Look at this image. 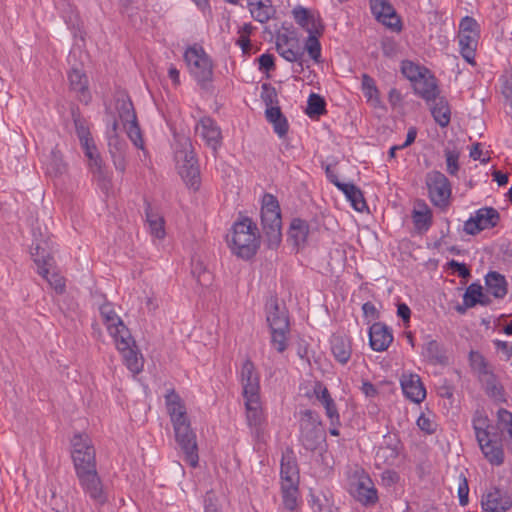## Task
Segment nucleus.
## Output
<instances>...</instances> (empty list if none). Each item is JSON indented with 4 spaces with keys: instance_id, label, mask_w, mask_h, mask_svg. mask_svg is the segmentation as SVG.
<instances>
[{
    "instance_id": "obj_56",
    "label": "nucleus",
    "mask_w": 512,
    "mask_h": 512,
    "mask_svg": "<svg viewBox=\"0 0 512 512\" xmlns=\"http://www.w3.org/2000/svg\"><path fill=\"white\" fill-rule=\"evenodd\" d=\"M47 280L49 285L59 294L65 291V280L58 273L54 272L53 269L47 274V277H43Z\"/></svg>"
},
{
    "instance_id": "obj_10",
    "label": "nucleus",
    "mask_w": 512,
    "mask_h": 512,
    "mask_svg": "<svg viewBox=\"0 0 512 512\" xmlns=\"http://www.w3.org/2000/svg\"><path fill=\"white\" fill-rule=\"evenodd\" d=\"M301 437L304 446L313 450L323 441L324 433L319 415L312 410H305L301 414Z\"/></svg>"
},
{
    "instance_id": "obj_21",
    "label": "nucleus",
    "mask_w": 512,
    "mask_h": 512,
    "mask_svg": "<svg viewBox=\"0 0 512 512\" xmlns=\"http://www.w3.org/2000/svg\"><path fill=\"white\" fill-rule=\"evenodd\" d=\"M165 406L172 424L190 419L184 400L174 390H168L165 394Z\"/></svg>"
},
{
    "instance_id": "obj_63",
    "label": "nucleus",
    "mask_w": 512,
    "mask_h": 512,
    "mask_svg": "<svg viewBox=\"0 0 512 512\" xmlns=\"http://www.w3.org/2000/svg\"><path fill=\"white\" fill-rule=\"evenodd\" d=\"M449 266L452 269H454L458 273V275L461 276L462 278H467L468 276H470L469 269L463 263H459L455 260H452L449 262Z\"/></svg>"
},
{
    "instance_id": "obj_54",
    "label": "nucleus",
    "mask_w": 512,
    "mask_h": 512,
    "mask_svg": "<svg viewBox=\"0 0 512 512\" xmlns=\"http://www.w3.org/2000/svg\"><path fill=\"white\" fill-rule=\"evenodd\" d=\"M117 128H118V123H117V121H114L112 123V131L109 135V143H108L111 153H114L113 152L114 150L121 153L125 148V143L122 140H120L118 137Z\"/></svg>"
},
{
    "instance_id": "obj_32",
    "label": "nucleus",
    "mask_w": 512,
    "mask_h": 512,
    "mask_svg": "<svg viewBox=\"0 0 512 512\" xmlns=\"http://www.w3.org/2000/svg\"><path fill=\"white\" fill-rule=\"evenodd\" d=\"M249 10L252 17L260 22H267L274 14L270 0H249Z\"/></svg>"
},
{
    "instance_id": "obj_7",
    "label": "nucleus",
    "mask_w": 512,
    "mask_h": 512,
    "mask_svg": "<svg viewBox=\"0 0 512 512\" xmlns=\"http://www.w3.org/2000/svg\"><path fill=\"white\" fill-rule=\"evenodd\" d=\"M116 110L129 139L137 148L144 150V141L136 113L131 100L126 95L117 98Z\"/></svg>"
},
{
    "instance_id": "obj_37",
    "label": "nucleus",
    "mask_w": 512,
    "mask_h": 512,
    "mask_svg": "<svg viewBox=\"0 0 512 512\" xmlns=\"http://www.w3.org/2000/svg\"><path fill=\"white\" fill-rule=\"evenodd\" d=\"M486 287L489 293L497 298H502L507 293V284L504 276L497 272H490L485 279Z\"/></svg>"
},
{
    "instance_id": "obj_45",
    "label": "nucleus",
    "mask_w": 512,
    "mask_h": 512,
    "mask_svg": "<svg viewBox=\"0 0 512 512\" xmlns=\"http://www.w3.org/2000/svg\"><path fill=\"white\" fill-rule=\"evenodd\" d=\"M146 217L151 234L158 239H162L165 236L163 217L151 210H147Z\"/></svg>"
},
{
    "instance_id": "obj_41",
    "label": "nucleus",
    "mask_w": 512,
    "mask_h": 512,
    "mask_svg": "<svg viewBox=\"0 0 512 512\" xmlns=\"http://www.w3.org/2000/svg\"><path fill=\"white\" fill-rule=\"evenodd\" d=\"M332 353L342 364L348 362L351 356V345L347 338L336 336L332 339Z\"/></svg>"
},
{
    "instance_id": "obj_31",
    "label": "nucleus",
    "mask_w": 512,
    "mask_h": 512,
    "mask_svg": "<svg viewBox=\"0 0 512 512\" xmlns=\"http://www.w3.org/2000/svg\"><path fill=\"white\" fill-rule=\"evenodd\" d=\"M281 485L283 483H299V471L292 452H286L281 461Z\"/></svg>"
},
{
    "instance_id": "obj_9",
    "label": "nucleus",
    "mask_w": 512,
    "mask_h": 512,
    "mask_svg": "<svg viewBox=\"0 0 512 512\" xmlns=\"http://www.w3.org/2000/svg\"><path fill=\"white\" fill-rule=\"evenodd\" d=\"M124 335L114 339L116 349L121 354L127 369L134 375L139 374L144 367V358L132 337L130 331H124Z\"/></svg>"
},
{
    "instance_id": "obj_40",
    "label": "nucleus",
    "mask_w": 512,
    "mask_h": 512,
    "mask_svg": "<svg viewBox=\"0 0 512 512\" xmlns=\"http://www.w3.org/2000/svg\"><path fill=\"white\" fill-rule=\"evenodd\" d=\"M431 113L434 120L441 126L446 127L450 122V108L444 98L437 96L435 101H432Z\"/></svg>"
},
{
    "instance_id": "obj_33",
    "label": "nucleus",
    "mask_w": 512,
    "mask_h": 512,
    "mask_svg": "<svg viewBox=\"0 0 512 512\" xmlns=\"http://www.w3.org/2000/svg\"><path fill=\"white\" fill-rule=\"evenodd\" d=\"M68 79L71 90L77 92L80 99L87 102L89 94L86 75L81 70L74 68L69 72Z\"/></svg>"
},
{
    "instance_id": "obj_35",
    "label": "nucleus",
    "mask_w": 512,
    "mask_h": 512,
    "mask_svg": "<svg viewBox=\"0 0 512 512\" xmlns=\"http://www.w3.org/2000/svg\"><path fill=\"white\" fill-rule=\"evenodd\" d=\"M458 38L461 55L468 63L474 64L479 33L459 34Z\"/></svg>"
},
{
    "instance_id": "obj_5",
    "label": "nucleus",
    "mask_w": 512,
    "mask_h": 512,
    "mask_svg": "<svg viewBox=\"0 0 512 512\" xmlns=\"http://www.w3.org/2000/svg\"><path fill=\"white\" fill-rule=\"evenodd\" d=\"M184 60L190 74L202 86L210 82L213 77V62L202 46L197 44L188 47L184 53Z\"/></svg>"
},
{
    "instance_id": "obj_38",
    "label": "nucleus",
    "mask_w": 512,
    "mask_h": 512,
    "mask_svg": "<svg viewBox=\"0 0 512 512\" xmlns=\"http://www.w3.org/2000/svg\"><path fill=\"white\" fill-rule=\"evenodd\" d=\"M423 356L433 364L445 365L448 363V357L443 347L435 340L426 343L423 348Z\"/></svg>"
},
{
    "instance_id": "obj_43",
    "label": "nucleus",
    "mask_w": 512,
    "mask_h": 512,
    "mask_svg": "<svg viewBox=\"0 0 512 512\" xmlns=\"http://www.w3.org/2000/svg\"><path fill=\"white\" fill-rule=\"evenodd\" d=\"M299 483H283L281 485L283 504L286 509L294 510L298 506Z\"/></svg>"
},
{
    "instance_id": "obj_19",
    "label": "nucleus",
    "mask_w": 512,
    "mask_h": 512,
    "mask_svg": "<svg viewBox=\"0 0 512 512\" xmlns=\"http://www.w3.org/2000/svg\"><path fill=\"white\" fill-rule=\"evenodd\" d=\"M370 6L372 13L378 21L392 30H401L400 18L387 0H370Z\"/></svg>"
},
{
    "instance_id": "obj_30",
    "label": "nucleus",
    "mask_w": 512,
    "mask_h": 512,
    "mask_svg": "<svg viewBox=\"0 0 512 512\" xmlns=\"http://www.w3.org/2000/svg\"><path fill=\"white\" fill-rule=\"evenodd\" d=\"M332 183L339 188L346 196V198L351 203L352 207L358 211L363 212L366 208V202L363 197L361 190L356 187L354 184L350 183H341L340 181L332 180Z\"/></svg>"
},
{
    "instance_id": "obj_59",
    "label": "nucleus",
    "mask_w": 512,
    "mask_h": 512,
    "mask_svg": "<svg viewBox=\"0 0 512 512\" xmlns=\"http://www.w3.org/2000/svg\"><path fill=\"white\" fill-rule=\"evenodd\" d=\"M445 156L447 171L453 175L458 171V153L447 150Z\"/></svg>"
},
{
    "instance_id": "obj_36",
    "label": "nucleus",
    "mask_w": 512,
    "mask_h": 512,
    "mask_svg": "<svg viewBox=\"0 0 512 512\" xmlns=\"http://www.w3.org/2000/svg\"><path fill=\"white\" fill-rule=\"evenodd\" d=\"M309 234L307 222L301 219H293L289 228V239L295 246H302L306 243Z\"/></svg>"
},
{
    "instance_id": "obj_13",
    "label": "nucleus",
    "mask_w": 512,
    "mask_h": 512,
    "mask_svg": "<svg viewBox=\"0 0 512 512\" xmlns=\"http://www.w3.org/2000/svg\"><path fill=\"white\" fill-rule=\"evenodd\" d=\"M76 476L80 486L92 500L99 504H104L107 501V495L98 475L97 468L78 472Z\"/></svg>"
},
{
    "instance_id": "obj_26",
    "label": "nucleus",
    "mask_w": 512,
    "mask_h": 512,
    "mask_svg": "<svg viewBox=\"0 0 512 512\" xmlns=\"http://www.w3.org/2000/svg\"><path fill=\"white\" fill-rule=\"evenodd\" d=\"M313 392L317 400L323 405L331 425H340V417L335 402L328 389L321 382H316Z\"/></svg>"
},
{
    "instance_id": "obj_44",
    "label": "nucleus",
    "mask_w": 512,
    "mask_h": 512,
    "mask_svg": "<svg viewBox=\"0 0 512 512\" xmlns=\"http://www.w3.org/2000/svg\"><path fill=\"white\" fill-rule=\"evenodd\" d=\"M473 427L478 442L487 440L492 434V426L489 424L488 418L482 414H476L473 419Z\"/></svg>"
},
{
    "instance_id": "obj_20",
    "label": "nucleus",
    "mask_w": 512,
    "mask_h": 512,
    "mask_svg": "<svg viewBox=\"0 0 512 512\" xmlns=\"http://www.w3.org/2000/svg\"><path fill=\"white\" fill-rule=\"evenodd\" d=\"M100 315L113 340L120 337V335H124V331H129L111 304H103L100 307Z\"/></svg>"
},
{
    "instance_id": "obj_28",
    "label": "nucleus",
    "mask_w": 512,
    "mask_h": 512,
    "mask_svg": "<svg viewBox=\"0 0 512 512\" xmlns=\"http://www.w3.org/2000/svg\"><path fill=\"white\" fill-rule=\"evenodd\" d=\"M85 156L88 159V166L93 175L99 180L105 179L103 162L94 143V140L81 143Z\"/></svg>"
},
{
    "instance_id": "obj_55",
    "label": "nucleus",
    "mask_w": 512,
    "mask_h": 512,
    "mask_svg": "<svg viewBox=\"0 0 512 512\" xmlns=\"http://www.w3.org/2000/svg\"><path fill=\"white\" fill-rule=\"evenodd\" d=\"M74 124L80 144L92 140L89 128L84 120L74 116Z\"/></svg>"
},
{
    "instance_id": "obj_27",
    "label": "nucleus",
    "mask_w": 512,
    "mask_h": 512,
    "mask_svg": "<svg viewBox=\"0 0 512 512\" xmlns=\"http://www.w3.org/2000/svg\"><path fill=\"white\" fill-rule=\"evenodd\" d=\"M369 341L373 350L381 352L387 350L393 341V336L387 326L374 323L369 330Z\"/></svg>"
},
{
    "instance_id": "obj_17",
    "label": "nucleus",
    "mask_w": 512,
    "mask_h": 512,
    "mask_svg": "<svg viewBox=\"0 0 512 512\" xmlns=\"http://www.w3.org/2000/svg\"><path fill=\"white\" fill-rule=\"evenodd\" d=\"M400 441L396 435L387 434L378 446L375 461L377 465H394L399 457Z\"/></svg>"
},
{
    "instance_id": "obj_23",
    "label": "nucleus",
    "mask_w": 512,
    "mask_h": 512,
    "mask_svg": "<svg viewBox=\"0 0 512 512\" xmlns=\"http://www.w3.org/2000/svg\"><path fill=\"white\" fill-rule=\"evenodd\" d=\"M400 382L402 391L408 399L415 403H420L425 399L426 390L418 375L403 374Z\"/></svg>"
},
{
    "instance_id": "obj_2",
    "label": "nucleus",
    "mask_w": 512,
    "mask_h": 512,
    "mask_svg": "<svg viewBox=\"0 0 512 512\" xmlns=\"http://www.w3.org/2000/svg\"><path fill=\"white\" fill-rule=\"evenodd\" d=\"M227 242L233 254L243 259L251 258L260 245L256 224L249 218L235 222L227 236Z\"/></svg>"
},
{
    "instance_id": "obj_3",
    "label": "nucleus",
    "mask_w": 512,
    "mask_h": 512,
    "mask_svg": "<svg viewBox=\"0 0 512 512\" xmlns=\"http://www.w3.org/2000/svg\"><path fill=\"white\" fill-rule=\"evenodd\" d=\"M175 151L177 170L186 185L194 190L200 183V172L190 139L181 137L177 140Z\"/></svg>"
},
{
    "instance_id": "obj_64",
    "label": "nucleus",
    "mask_w": 512,
    "mask_h": 512,
    "mask_svg": "<svg viewBox=\"0 0 512 512\" xmlns=\"http://www.w3.org/2000/svg\"><path fill=\"white\" fill-rule=\"evenodd\" d=\"M205 512H221L214 495L208 493L205 498Z\"/></svg>"
},
{
    "instance_id": "obj_62",
    "label": "nucleus",
    "mask_w": 512,
    "mask_h": 512,
    "mask_svg": "<svg viewBox=\"0 0 512 512\" xmlns=\"http://www.w3.org/2000/svg\"><path fill=\"white\" fill-rule=\"evenodd\" d=\"M494 343L497 351L503 355L505 360H509L512 357V344L500 340H496Z\"/></svg>"
},
{
    "instance_id": "obj_15",
    "label": "nucleus",
    "mask_w": 512,
    "mask_h": 512,
    "mask_svg": "<svg viewBox=\"0 0 512 512\" xmlns=\"http://www.w3.org/2000/svg\"><path fill=\"white\" fill-rule=\"evenodd\" d=\"M481 505L485 512H506L512 508V496L506 490L492 488L482 496Z\"/></svg>"
},
{
    "instance_id": "obj_29",
    "label": "nucleus",
    "mask_w": 512,
    "mask_h": 512,
    "mask_svg": "<svg viewBox=\"0 0 512 512\" xmlns=\"http://www.w3.org/2000/svg\"><path fill=\"white\" fill-rule=\"evenodd\" d=\"M278 53L289 62H296L302 56L301 48L294 39H288L285 35H279L276 41Z\"/></svg>"
},
{
    "instance_id": "obj_47",
    "label": "nucleus",
    "mask_w": 512,
    "mask_h": 512,
    "mask_svg": "<svg viewBox=\"0 0 512 512\" xmlns=\"http://www.w3.org/2000/svg\"><path fill=\"white\" fill-rule=\"evenodd\" d=\"M325 105L326 103L323 97L319 94L311 93L307 101L306 113L310 117L322 115L326 111Z\"/></svg>"
},
{
    "instance_id": "obj_42",
    "label": "nucleus",
    "mask_w": 512,
    "mask_h": 512,
    "mask_svg": "<svg viewBox=\"0 0 512 512\" xmlns=\"http://www.w3.org/2000/svg\"><path fill=\"white\" fill-rule=\"evenodd\" d=\"M68 170L67 164L63 160L62 154L53 150L50 155V159L47 163L46 171L51 177H60L64 175Z\"/></svg>"
},
{
    "instance_id": "obj_24",
    "label": "nucleus",
    "mask_w": 512,
    "mask_h": 512,
    "mask_svg": "<svg viewBox=\"0 0 512 512\" xmlns=\"http://www.w3.org/2000/svg\"><path fill=\"white\" fill-rule=\"evenodd\" d=\"M266 320L270 330L289 327L287 311L275 298L266 303Z\"/></svg>"
},
{
    "instance_id": "obj_22",
    "label": "nucleus",
    "mask_w": 512,
    "mask_h": 512,
    "mask_svg": "<svg viewBox=\"0 0 512 512\" xmlns=\"http://www.w3.org/2000/svg\"><path fill=\"white\" fill-rule=\"evenodd\" d=\"M292 14L297 24L305 29L309 35L322 34L324 29L323 24L319 17L310 10L302 6H297L293 9Z\"/></svg>"
},
{
    "instance_id": "obj_50",
    "label": "nucleus",
    "mask_w": 512,
    "mask_h": 512,
    "mask_svg": "<svg viewBox=\"0 0 512 512\" xmlns=\"http://www.w3.org/2000/svg\"><path fill=\"white\" fill-rule=\"evenodd\" d=\"M469 359L471 367L479 376H488L491 373L486 359L479 352L471 351Z\"/></svg>"
},
{
    "instance_id": "obj_49",
    "label": "nucleus",
    "mask_w": 512,
    "mask_h": 512,
    "mask_svg": "<svg viewBox=\"0 0 512 512\" xmlns=\"http://www.w3.org/2000/svg\"><path fill=\"white\" fill-rule=\"evenodd\" d=\"M362 87L367 100L374 106H377L380 103L379 92L375 86L374 80L367 74L362 76Z\"/></svg>"
},
{
    "instance_id": "obj_51",
    "label": "nucleus",
    "mask_w": 512,
    "mask_h": 512,
    "mask_svg": "<svg viewBox=\"0 0 512 512\" xmlns=\"http://www.w3.org/2000/svg\"><path fill=\"white\" fill-rule=\"evenodd\" d=\"M482 296V287L477 284H471L464 294V302L467 306L472 307L477 303H483Z\"/></svg>"
},
{
    "instance_id": "obj_12",
    "label": "nucleus",
    "mask_w": 512,
    "mask_h": 512,
    "mask_svg": "<svg viewBox=\"0 0 512 512\" xmlns=\"http://www.w3.org/2000/svg\"><path fill=\"white\" fill-rule=\"evenodd\" d=\"M500 220L499 212L493 207H483L475 212L464 223V231L469 235H475L482 230L495 227Z\"/></svg>"
},
{
    "instance_id": "obj_11",
    "label": "nucleus",
    "mask_w": 512,
    "mask_h": 512,
    "mask_svg": "<svg viewBox=\"0 0 512 512\" xmlns=\"http://www.w3.org/2000/svg\"><path fill=\"white\" fill-rule=\"evenodd\" d=\"M351 495L365 506L375 505L378 494L371 478L364 471L356 472L350 483Z\"/></svg>"
},
{
    "instance_id": "obj_4",
    "label": "nucleus",
    "mask_w": 512,
    "mask_h": 512,
    "mask_svg": "<svg viewBox=\"0 0 512 512\" xmlns=\"http://www.w3.org/2000/svg\"><path fill=\"white\" fill-rule=\"evenodd\" d=\"M261 220L263 231L270 245L277 246L281 241L282 219L277 199L265 194L262 199Z\"/></svg>"
},
{
    "instance_id": "obj_48",
    "label": "nucleus",
    "mask_w": 512,
    "mask_h": 512,
    "mask_svg": "<svg viewBox=\"0 0 512 512\" xmlns=\"http://www.w3.org/2000/svg\"><path fill=\"white\" fill-rule=\"evenodd\" d=\"M270 332H271V343H272L273 347L279 353L284 352L287 348L289 327L271 329Z\"/></svg>"
},
{
    "instance_id": "obj_58",
    "label": "nucleus",
    "mask_w": 512,
    "mask_h": 512,
    "mask_svg": "<svg viewBox=\"0 0 512 512\" xmlns=\"http://www.w3.org/2000/svg\"><path fill=\"white\" fill-rule=\"evenodd\" d=\"M487 377L486 383V391L487 393L495 399H500L502 397L501 387L496 383L492 374L490 373Z\"/></svg>"
},
{
    "instance_id": "obj_16",
    "label": "nucleus",
    "mask_w": 512,
    "mask_h": 512,
    "mask_svg": "<svg viewBox=\"0 0 512 512\" xmlns=\"http://www.w3.org/2000/svg\"><path fill=\"white\" fill-rule=\"evenodd\" d=\"M31 256L42 277H47L50 270L54 269V259L48 240H35L31 246Z\"/></svg>"
},
{
    "instance_id": "obj_39",
    "label": "nucleus",
    "mask_w": 512,
    "mask_h": 512,
    "mask_svg": "<svg viewBox=\"0 0 512 512\" xmlns=\"http://www.w3.org/2000/svg\"><path fill=\"white\" fill-rule=\"evenodd\" d=\"M265 114L267 120L273 124L275 133H277L280 137L286 135L288 131V123L280 108L274 106L268 107Z\"/></svg>"
},
{
    "instance_id": "obj_14",
    "label": "nucleus",
    "mask_w": 512,
    "mask_h": 512,
    "mask_svg": "<svg viewBox=\"0 0 512 512\" xmlns=\"http://www.w3.org/2000/svg\"><path fill=\"white\" fill-rule=\"evenodd\" d=\"M427 186L432 202L437 206L446 205L450 194V184L444 174L433 171L428 174Z\"/></svg>"
},
{
    "instance_id": "obj_57",
    "label": "nucleus",
    "mask_w": 512,
    "mask_h": 512,
    "mask_svg": "<svg viewBox=\"0 0 512 512\" xmlns=\"http://www.w3.org/2000/svg\"><path fill=\"white\" fill-rule=\"evenodd\" d=\"M479 33V25L471 17H464L460 22L459 34Z\"/></svg>"
},
{
    "instance_id": "obj_25",
    "label": "nucleus",
    "mask_w": 512,
    "mask_h": 512,
    "mask_svg": "<svg viewBox=\"0 0 512 512\" xmlns=\"http://www.w3.org/2000/svg\"><path fill=\"white\" fill-rule=\"evenodd\" d=\"M412 85L415 93L428 103L435 101L439 94L436 80L428 70H424V73Z\"/></svg>"
},
{
    "instance_id": "obj_18",
    "label": "nucleus",
    "mask_w": 512,
    "mask_h": 512,
    "mask_svg": "<svg viewBox=\"0 0 512 512\" xmlns=\"http://www.w3.org/2000/svg\"><path fill=\"white\" fill-rule=\"evenodd\" d=\"M196 134L200 136L213 151H217L222 144V133L220 127L216 122L209 118L204 117L199 120L196 127Z\"/></svg>"
},
{
    "instance_id": "obj_6",
    "label": "nucleus",
    "mask_w": 512,
    "mask_h": 512,
    "mask_svg": "<svg viewBox=\"0 0 512 512\" xmlns=\"http://www.w3.org/2000/svg\"><path fill=\"white\" fill-rule=\"evenodd\" d=\"M71 445V456L76 473L96 468L95 448L87 434H75L71 440Z\"/></svg>"
},
{
    "instance_id": "obj_46",
    "label": "nucleus",
    "mask_w": 512,
    "mask_h": 512,
    "mask_svg": "<svg viewBox=\"0 0 512 512\" xmlns=\"http://www.w3.org/2000/svg\"><path fill=\"white\" fill-rule=\"evenodd\" d=\"M412 218L417 229L426 230L431 224V211L425 204L419 205L414 209Z\"/></svg>"
},
{
    "instance_id": "obj_34",
    "label": "nucleus",
    "mask_w": 512,
    "mask_h": 512,
    "mask_svg": "<svg viewBox=\"0 0 512 512\" xmlns=\"http://www.w3.org/2000/svg\"><path fill=\"white\" fill-rule=\"evenodd\" d=\"M482 453L485 458L492 465H501L504 461V453L502 447L491 439V436L487 440L478 442Z\"/></svg>"
},
{
    "instance_id": "obj_61",
    "label": "nucleus",
    "mask_w": 512,
    "mask_h": 512,
    "mask_svg": "<svg viewBox=\"0 0 512 512\" xmlns=\"http://www.w3.org/2000/svg\"><path fill=\"white\" fill-rule=\"evenodd\" d=\"M418 427L428 434L435 431V423L426 415L422 414L417 420Z\"/></svg>"
},
{
    "instance_id": "obj_53",
    "label": "nucleus",
    "mask_w": 512,
    "mask_h": 512,
    "mask_svg": "<svg viewBox=\"0 0 512 512\" xmlns=\"http://www.w3.org/2000/svg\"><path fill=\"white\" fill-rule=\"evenodd\" d=\"M320 35L321 34L309 35L307 40H306V44H305V48H306L308 54L316 62L319 61V58L321 56V46H320V43L318 41V37Z\"/></svg>"
},
{
    "instance_id": "obj_52",
    "label": "nucleus",
    "mask_w": 512,
    "mask_h": 512,
    "mask_svg": "<svg viewBox=\"0 0 512 512\" xmlns=\"http://www.w3.org/2000/svg\"><path fill=\"white\" fill-rule=\"evenodd\" d=\"M425 68H422L411 61H403L401 71L403 75L409 79L412 84L424 73Z\"/></svg>"
},
{
    "instance_id": "obj_1",
    "label": "nucleus",
    "mask_w": 512,
    "mask_h": 512,
    "mask_svg": "<svg viewBox=\"0 0 512 512\" xmlns=\"http://www.w3.org/2000/svg\"><path fill=\"white\" fill-rule=\"evenodd\" d=\"M240 380L247 423L259 431L265 421V415L260 396L259 374L250 359H246L242 364Z\"/></svg>"
},
{
    "instance_id": "obj_8",
    "label": "nucleus",
    "mask_w": 512,
    "mask_h": 512,
    "mask_svg": "<svg viewBox=\"0 0 512 512\" xmlns=\"http://www.w3.org/2000/svg\"><path fill=\"white\" fill-rule=\"evenodd\" d=\"M175 441L185 456V460L192 467H196L199 461L197 438L191 427V421L183 420L172 424Z\"/></svg>"
},
{
    "instance_id": "obj_60",
    "label": "nucleus",
    "mask_w": 512,
    "mask_h": 512,
    "mask_svg": "<svg viewBox=\"0 0 512 512\" xmlns=\"http://www.w3.org/2000/svg\"><path fill=\"white\" fill-rule=\"evenodd\" d=\"M468 494H469V487L468 482L465 477H461V483L458 487V497H459V503L462 506H465L468 504Z\"/></svg>"
}]
</instances>
